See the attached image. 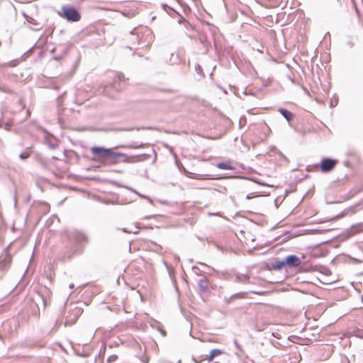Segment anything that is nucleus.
Returning a JSON list of instances; mask_svg holds the SVG:
<instances>
[{
    "label": "nucleus",
    "mask_w": 363,
    "mask_h": 363,
    "mask_svg": "<svg viewBox=\"0 0 363 363\" xmlns=\"http://www.w3.org/2000/svg\"><path fill=\"white\" fill-rule=\"evenodd\" d=\"M45 141H46L48 145L51 149H55L57 146V143L56 140L54 138H52V136L47 135L45 137Z\"/></svg>",
    "instance_id": "11"
},
{
    "label": "nucleus",
    "mask_w": 363,
    "mask_h": 363,
    "mask_svg": "<svg viewBox=\"0 0 363 363\" xmlns=\"http://www.w3.org/2000/svg\"><path fill=\"white\" fill-rule=\"evenodd\" d=\"M161 333L164 336L166 335V332L164 330H161Z\"/></svg>",
    "instance_id": "29"
},
{
    "label": "nucleus",
    "mask_w": 363,
    "mask_h": 363,
    "mask_svg": "<svg viewBox=\"0 0 363 363\" xmlns=\"http://www.w3.org/2000/svg\"><path fill=\"white\" fill-rule=\"evenodd\" d=\"M217 167L220 169H232L233 167L229 164L226 162H219L217 164Z\"/></svg>",
    "instance_id": "15"
},
{
    "label": "nucleus",
    "mask_w": 363,
    "mask_h": 363,
    "mask_svg": "<svg viewBox=\"0 0 363 363\" xmlns=\"http://www.w3.org/2000/svg\"><path fill=\"white\" fill-rule=\"evenodd\" d=\"M91 152L95 156L100 158H115L116 157H125L123 153L113 151L111 148L94 146L91 148Z\"/></svg>",
    "instance_id": "3"
},
{
    "label": "nucleus",
    "mask_w": 363,
    "mask_h": 363,
    "mask_svg": "<svg viewBox=\"0 0 363 363\" xmlns=\"http://www.w3.org/2000/svg\"><path fill=\"white\" fill-rule=\"evenodd\" d=\"M245 293H244V292H239V293L234 294L232 296H230L229 297V298L226 301H227L228 303H230L235 298H243L245 296Z\"/></svg>",
    "instance_id": "13"
},
{
    "label": "nucleus",
    "mask_w": 363,
    "mask_h": 363,
    "mask_svg": "<svg viewBox=\"0 0 363 363\" xmlns=\"http://www.w3.org/2000/svg\"><path fill=\"white\" fill-rule=\"evenodd\" d=\"M122 231H123V232H125V233H129V232L126 230V228H123V229H122Z\"/></svg>",
    "instance_id": "30"
},
{
    "label": "nucleus",
    "mask_w": 363,
    "mask_h": 363,
    "mask_svg": "<svg viewBox=\"0 0 363 363\" xmlns=\"http://www.w3.org/2000/svg\"><path fill=\"white\" fill-rule=\"evenodd\" d=\"M125 157H116L115 158H123V162L127 163H134L140 160V155L135 156H127L125 153H123Z\"/></svg>",
    "instance_id": "8"
},
{
    "label": "nucleus",
    "mask_w": 363,
    "mask_h": 363,
    "mask_svg": "<svg viewBox=\"0 0 363 363\" xmlns=\"http://www.w3.org/2000/svg\"><path fill=\"white\" fill-rule=\"evenodd\" d=\"M67 238L70 242L76 245L74 253H82L84 245L89 242L88 237L84 233L77 230L69 232Z\"/></svg>",
    "instance_id": "1"
},
{
    "label": "nucleus",
    "mask_w": 363,
    "mask_h": 363,
    "mask_svg": "<svg viewBox=\"0 0 363 363\" xmlns=\"http://www.w3.org/2000/svg\"><path fill=\"white\" fill-rule=\"evenodd\" d=\"M69 287V289H73L74 287V284H70Z\"/></svg>",
    "instance_id": "27"
},
{
    "label": "nucleus",
    "mask_w": 363,
    "mask_h": 363,
    "mask_svg": "<svg viewBox=\"0 0 363 363\" xmlns=\"http://www.w3.org/2000/svg\"><path fill=\"white\" fill-rule=\"evenodd\" d=\"M118 77L120 81H124L125 80V76L122 73L118 74Z\"/></svg>",
    "instance_id": "23"
},
{
    "label": "nucleus",
    "mask_w": 363,
    "mask_h": 363,
    "mask_svg": "<svg viewBox=\"0 0 363 363\" xmlns=\"http://www.w3.org/2000/svg\"><path fill=\"white\" fill-rule=\"evenodd\" d=\"M117 359H118V356L116 354H112L108 358L107 361L108 362H113L116 361Z\"/></svg>",
    "instance_id": "21"
},
{
    "label": "nucleus",
    "mask_w": 363,
    "mask_h": 363,
    "mask_svg": "<svg viewBox=\"0 0 363 363\" xmlns=\"http://www.w3.org/2000/svg\"><path fill=\"white\" fill-rule=\"evenodd\" d=\"M284 263L288 268L297 267L301 264V260L296 255H290L284 258Z\"/></svg>",
    "instance_id": "5"
},
{
    "label": "nucleus",
    "mask_w": 363,
    "mask_h": 363,
    "mask_svg": "<svg viewBox=\"0 0 363 363\" xmlns=\"http://www.w3.org/2000/svg\"><path fill=\"white\" fill-rule=\"evenodd\" d=\"M222 353L221 350L218 349H213L210 352L209 361H211L216 356Z\"/></svg>",
    "instance_id": "16"
},
{
    "label": "nucleus",
    "mask_w": 363,
    "mask_h": 363,
    "mask_svg": "<svg viewBox=\"0 0 363 363\" xmlns=\"http://www.w3.org/2000/svg\"><path fill=\"white\" fill-rule=\"evenodd\" d=\"M363 232V223H358L352 225L350 229L347 230V234L350 236H352L355 234Z\"/></svg>",
    "instance_id": "6"
},
{
    "label": "nucleus",
    "mask_w": 363,
    "mask_h": 363,
    "mask_svg": "<svg viewBox=\"0 0 363 363\" xmlns=\"http://www.w3.org/2000/svg\"><path fill=\"white\" fill-rule=\"evenodd\" d=\"M284 267H286V264L284 263V258L280 261H276L273 264L272 268L275 270H280Z\"/></svg>",
    "instance_id": "12"
},
{
    "label": "nucleus",
    "mask_w": 363,
    "mask_h": 363,
    "mask_svg": "<svg viewBox=\"0 0 363 363\" xmlns=\"http://www.w3.org/2000/svg\"><path fill=\"white\" fill-rule=\"evenodd\" d=\"M142 362H143V363H147L148 359L147 358H145V357H143L142 358Z\"/></svg>",
    "instance_id": "25"
},
{
    "label": "nucleus",
    "mask_w": 363,
    "mask_h": 363,
    "mask_svg": "<svg viewBox=\"0 0 363 363\" xmlns=\"http://www.w3.org/2000/svg\"><path fill=\"white\" fill-rule=\"evenodd\" d=\"M59 15L70 22H77L81 19L79 11L69 4L63 5Z\"/></svg>",
    "instance_id": "2"
},
{
    "label": "nucleus",
    "mask_w": 363,
    "mask_h": 363,
    "mask_svg": "<svg viewBox=\"0 0 363 363\" xmlns=\"http://www.w3.org/2000/svg\"><path fill=\"white\" fill-rule=\"evenodd\" d=\"M153 217H155V216H147L145 218L146 219H150V218H153Z\"/></svg>",
    "instance_id": "28"
},
{
    "label": "nucleus",
    "mask_w": 363,
    "mask_h": 363,
    "mask_svg": "<svg viewBox=\"0 0 363 363\" xmlns=\"http://www.w3.org/2000/svg\"><path fill=\"white\" fill-rule=\"evenodd\" d=\"M143 146H144L143 143H136V142H133L131 144L127 145L128 147H129V148H134V149L143 147Z\"/></svg>",
    "instance_id": "17"
},
{
    "label": "nucleus",
    "mask_w": 363,
    "mask_h": 363,
    "mask_svg": "<svg viewBox=\"0 0 363 363\" xmlns=\"http://www.w3.org/2000/svg\"><path fill=\"white\" fill-rule=\"evenodd\" d=\"M128 189H130V190L133 191V192H135V194H137L140 198L146 199H147L150 201V203H152V199L150 198H149V197H147L146 196H144L143 194H140L138 193L136 191H135V190H133V189H132L130 188H128Z\"/></svg>",
    "instance_id": "18"
},
{
    "label": "nucleus",
    "mask_w": 363,
    "mask_h": 363,
    "mask_svg": "<svg viewBox=\"0 0 363 363\" xmlns=\"http://www.w3.org/2000/svg\"><path fill=\"white\" fill-rule=\"evenodd\" d=\"M278 111L288 122H290L293 119L294 114L291 111L284 108H279Z\"/></svg>",
    "instance_id": "10"
},
{
    "label": "nucleus",
    "mask_w": 363,
    "mask_h": 363,
    "mask_svg": "<svg viewBox=\"0 0 363 363\" xmlns=\"http://www.w3.org/2000/svg\"><path fill=\"white\" fill-rule=\"evenodd\" d=\"M123 130L130 131L133 130V128H123Z\"/></svg>",
    "instance_id": "24"
},
{
    "label": "nucleus",
    "mask_w": 363,
    "mask_h": 363,
    "mask_svg": "<svg viewBox=\"0 0 363 363\" xmlns=\"http://www.w3.org/2000/svg\"><path fill=\"white\" fill-rule=\"evenodd\" d=\"M30 157V152H26L20 154L19 157L21 160H26Z\"/></svg>",
    "instance_id": "19"
},
{
    "label": "nucleus",
    "mask_w": 363,
    "mask_h": 363,
    "mask_svg": "<svg viewBox=\"0 0 363 363\" xmlns=\"http://www.w3.org/2000/svg\"><path fill=\"white\" fill-rule=\"evenodd\" d=\"M233 344L237 350L235 352V355L240 359L247 358V355H245V351L241 347V345L238 342L237 340H234Z\"/></svg>",
    "instance_id": "7"
},
{
    "label": "nucleus",
    "mask_w": 363,
    "mask_h": 363,
    "mask_svg": "<svg viewBox=\"0 0 363 363\" xmlns=\"http://www.w3.org/2000/svg\"><path fill=\"white\" fill-rule=\"evenodd\" d=\"M354 209H356V208H359V209H362L363 208V199L359 201L357 204H356L354 206L352 207ZM353 212H355V210H353Z\"/></svg>",
    "instance_id": "20"
},
{
    "label": "nucleus",
    "mask_w": 363,
    "mask_h": 363,
    "mask_svg": "<svg viewBox=\"0 0 363 363\" xmlns=\"http://www.w3.org/2000/svg\"><path fill=\"white\" fill-rule=\"evenodd\" d=\"M26 18L29 23L38 26L37 28H33L34 30H37L40 29L41 27L40 26V24L33 18L30 17L28 16H26Z\"/></svg>",
    "instance_id": "14"
},
{
    "label": "nucleus",
    "mask_w": 363,
    "mask_h": 363,
    "mask_svg": "<svg viewBox=\"0 0 363 363\" xmlns=\"http://www.w3.org/2000/svg\"><path fill=\"white\" fill-rule=\"evenodd\" d=\"M195 70L197 73L199 74H201V70H202V68L201 67L200 65L197 64L196 66H195Z\"/></svg>",
    "instance_id": "22"
},
{
    "label": "nucleus",
    "mask_w": 363,
    "mask_h": 363,
    "mask_svg": "<svg viewBox=\"0 0 363 363\" xmlns=\"http://www.w3.org/2000/svg\"><path fill=\"white\" fill-rule=\"evenodd\" d=\"M337 163V160L331 158H323L320 163V168L323 172L332 171Z\"/></svg>",
    "instance_id": "4"
},
{
    "label": "nucleus",
    "mask_w": 363,
    "mask_h": 363,
    "mask_svg": "<svg viewBox=\"0 0 363 363\" xmlns=\"http://www.w3.org/2000/svg\"><path fill=\"white\" fill-rule=\"evenodd\" d=\"M162 6L163 7V9H164V10L166 9V8H167V7H168V6H167V4H162Z\"/></svg>",
    "instance_id": "26"
},
{
    "label": "nucleus",
    "mask_w": 363,
    "mask_h": 363,
    "mask_svg": "<svg viewBox=\"0 0 363 363\" xmlns=\"http://www.w3.org/2000/svg\"><path fill=\"white\" fill-rule=\"evenodd\" d=\"M197 284L200 291L202 293L206 292L208 288V280L206 278H202L199 279L197 282Z\"/></svg>",
    "instance_id": "9"
}]
</instances>
